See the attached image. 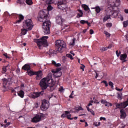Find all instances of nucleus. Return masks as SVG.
Instances as JSON below:
<instances>
[{"label": "nucleus", "instance_id": "f257e3e1", "mask_svg": "<svg viewBox=\"0 0 128 128\" xmlns=\"http://www.w3.org/2000/svg\"><path fill=\"white\" fill-rule=\"evenodd\" d=\"M52 73H49L46 78H42L40 80L39 84L42 90L49 88H48V90L52 92L56 88L54 86L55 82L52 80Z\"/></svg>", "mask_w": 128, "mask_h": 128}, {"label": "nucleus", "instance_id": "f03ea898", "mask_svg": "<svg viewBox=\"0 0 128 128\" xmlns=\"http://www.w3.org/2000/svg\"><path fill=\"white\" fill-rule=\"evenodd\" d=\"M46 12L48 14V10H44V11H40L39 12L40 18L44 19L45 22L42 24V30L44 34H50V21L48 20L50 17L48 14H46Z\"/></svg>", "mask_w": 128, "mask_h": 128}, {"label": "nucleus", "instance_id": "7ed1b4c3", "mask_svg": "<svg viewBox=\"0 0 128 128\" xmlns=\"http://www.w3.org/2000/svg\"><path fill=\"white\" fill-rule=\"evenodd\" d=\"M48 36H43L41 38L34 39V42L37 44L40 50H42L44 46H48Z\"/></svg>", "mask_w": 128, "mask_h": 128}, {"label": "nucleus", "instance_id": "20e7f679", "mask_svg": "<svg viewBox=\"0 0 128 128\" xmlns=\"http://www.w3.org/2000/svg\"><path fill=\"white\" fill-rule=\"evenodd\" d=\"M55 46L56 52L62 53L66 48V44L64 40H57L55 42Z\"/></svg>", "mask_w": 128, "mask_h": 128}, {"label": "nucleus", "instance_id": "39448f33", "mask_svg": "<svg viewBox=\"0 0 128 128\" xmlns=\"http://www.w3.org/2000/svg\"><path fill=\"white\" fill-rule=\"evenodd\" d=\"M58 8L59 10H66V0H56Z\"/></svg>", "mask_w": 128, "mask_h": 128}, {"label": "nucleus", "instance_id": "423d86ee", "mask_svg": "<svg viewBox=\"0 0 128 128\" xmlns=\"http://www.w3.org/2000/svg\"><path fill=\"white\" fill-rule=\"evenodd\" d=\"M24 27L28 30H32V28H34V24H32V20H26L25 22H24Z\"/></svg>", "mask_w": 128, "mask_h": 128}, {"label": "nucleus", "instance_id": "0eeeda50", "mask_svg": "<svg viewBox=\"0 0 128 128\" xmlns=\"http://www.w3.org/2000/svg\"><path fill=\"white\" fill-rule=\"evenodd\" d=\"M112 8L113 10L110 9V8H108V12H110V14L112 16V18H116L118 14H120V10H118V8H116V10H114V8H112Z\"/></svg>", "mask_w": 128, "mask_h": 128}, {"label": "nucleus", "instance_id": "6e6552de", "mask_svg": "<svg viewBox=\"0 0 128 128\" xmlns=\"http://www.w3.org/2000/svg\"><path fill=\"white\" fill-rule=\"evenodd\" d=\"M48 101L46 100H44L42 101V104L40 107L41 110L43 111L44 112L48 108Z\"/></svg>", "mask_w": 128, "mask_h": 128}, {"label": "nucleus", "instance_id": "1a4fd4ad", "mask_svg": "<svg viewBox=\"0 0 128 128\" xmlns=\"http://www.w3.org/2000/svg\"><path fill=\"white\" fill-rule=\"evenodd\" d=\"M62 68H58L56 70H52V74H54V76H55V78H60V76H62V74L60 72Z\"/></svg>", "mask_w": 128, "mask_h": 128}, {"label": "nucleus", "instance_id": "9d476101", "mask_svg": "<svg viewBox=\"0 0 128 128\" xmlns=\"http://www.w3.org/2000/svg\"><path fill=\"white\" fill-rule=\"evenodd\" d=\"M113 2L110 3L111 8H114V6H118L120 4V0H112Z\"/></svg>", "mask_w": 128, "mask_h": 128}, {"label": "nucleus", "instance_id": "9b49d317", "mask_svg": "<svg viewBox=\"0 0 128 128\" xmlns=\"http://www.w3.org/2000/svg\"><path fill=\"white\" fill-rule=\"evenodd\" d=\"M65 114H64L62 115L61 117L62 118H68V120H74V118H70L72 116V115L70 114V112L68 111H65Z\"/></svg>", "mask_w": 128, "mask_h": 128}, {"label": "nucleus", "instance_id": "f8f14e48", "mask_svg": "<svg viewBox=\"0 0 128 128\" xmlns=\"http://www.w3.org/2000/svg\"><path fill=\"white\" fill-rule=\"evenodd\" d=\"M42 115H36L33 118H32V122H40V120H42Z\"/></svg>", "mask_w": 128, "mask_h": 128}, {"label": "nucleus", "instance_id": "ddd939ff", "mask_svg": "<svg viewBox=\"0 0 128 128\" xmlns=\"http://www.w3.org/2000/svg\"><path fill=\"white\" fill-rule=\"evenodd\" d=\"M34 74L36 76V80H40L42 78V70L36 72Z\"/></svg>", "mask_w": 128, "mask_h": 128}, {"label": "nucleus", "instance_id": "4468645a", "mask_svg": "<svg viewBox=\"0 0 128 128\" xmlns=\"http://www.w3.org/2000/svg\"><path fill=\"white\" fill-rule=\"evenodd\" d=\"M110 14L108 12V9L107 10V11L106 12V16H105L103 18V22H106L108 20H110V16H111Z\"/></svg>", "mask_w": 128, "mask_h": 128}, {"label": "nucleus", "instance_id": "2eb2a0df", "mask_svg": "<svg viewBox=\"0 0 128 128\" xmlns=\"http://www.w3.org/2000/svg\"><path fill=\"white\" fill-rule=\"evenodd\" d=\"M64 20L62 18V16H58L56 17V22L58 24H62Z\"/></svg>", "mask_w": 128, "mask_h": 128}, {"label": "nucleus", "instance_id": "dca6fc26", "mask_svg": "<svg viewBox=\"0 0 128 128\" xmlns=\"http://www.w3.org/2000/svg\"><path fill=\"white\" fill-rule=\"evenodd\" d=\"M42 92H44V91L34 92L30 95V96L31 98H38V96L42 94Z\"/></svg>", "mask_w": 128, "mask_h": 128}, {"label": "nucleus", "instance_id": "f3484780", "mask_svg": "<svg viewBox=\"0 0 128 128\" xmlns=\"http://www.w3.org/2000/svg\"><path fill=\"white\" fill-rule=\"evenodd\" d=\"M100 102L103 104H105L106 106H112V104L108 102H107L106 100H101Z\"/></svg>", "mask_w": 128, "mask_h": 128}, {"label": "nucleus", "instance_id": "a211bd4d", "mask_svg": "<svg viewBox=\"0 0 128 128\" xmlns=\"http://www.w3.org/2000/svg\"><path fill=\"white\" fill-rule=\"evenodd\" d=\"M126 58H128V55H126V54H122L120 56V60H123L124 62H126Z\"/></svg>", "mask_w": 128, "mask_h": 128}, {"label": "nucleus", "instance_id": "6ab92c4d", "mask_svg": "<svg viewBox=\"0 0 128 128\" xmlns=\"http://www.w3.org/2000/svg\"><path fill=\"white\" fill-rule=\"evenodd\" d=\"M22 70H27L28 71L30 70V66L28 64H25L22 67Z\"/></svg>", "mask_w": 128, "mask_h": 128}, {"label": "nucleus", "instance_id": "aec40b11", "mask_svg": "<svg viewBox=\"0 0 128 128\" xmlns=\"http://www.w3.org/2000/svg\"><path fill=\"white\" fill-rule=\"evenodd\" d=\"M120 118H126V112L124 110H120Z\"/></svg>", "mask_w": 128, "mask_h": 128}, {"label": "nucleus", "instance_id": "412c9836", "mask_svg": "<svg viewBox=\"0 0 128 128\" xmlns=\"http://www.w3.org/2000/svg\"><path fill=\"white\" fill-rule=\"evenodd\" d=\"M18 94L20 98H23L24 96V92L22 90H20Z\"/></svg>", "mask_w": 128, "mask_h": 128}, {"label": "nucleus", "instance_id": "4be33fe9", "mask_svg": "<svg viewBox=\"0 0 128 128\" xmlns=\"http://www.w3.org/2000/svg\"><path fill=\"white\" fill-rule=\"evenodd\" d=\"M28 32V29L26 28H22L21 30V36H24L26 34V33Z\"/></svg>", "mask_w": 128, "mask_h": 128}, {"label": "nucleus", "instance_id": "5701e85b", "mask_svg": "<svg viewBox=\"0 0 128 128\" xmlns=\"http://www.w3.org/2000/svg\"><path fill=\"white\" fill-rule=\"evenodd\" d=\"M46 54H48L50 56H54V50H50L49 52H46Z\"/></svg>", "mask_w": 128, "mask_h": 128}, {"label": "nucleus", "instance_id": "b1692460", "mask_svg": "<svg viewBox=\"0 0 128 128\" xmlns=\"http://www.w3.org/2000/svg\"><path fill=\"white\" fill-rule=\"evenodd\" d=\"M27 72L28 76H34L36 72H34L33 71L30 70H29L27 71Z\"/></svg>", "mask_w": 128, "mask_h": 128}, {"label": "nucleus", "instance_id": "393cba45", "mask_svg": "<svg viewBox=\"0 0 128 128\" xmlns=\"http://www.w3.org/2000/svg\"><path fill=\"white\" fill-rule=\"evenodd\" d=\"M18 16H19V20H17L16 22H22V20H23L24 18V16L20 14H18Z\"/></svg>", "mask_w": 128, "mask_h": 128}, {"label": "nucleus", "instance_id": "a878e982", "mask_svg": "<svg viewBox=\"0 0 128 128\" xmlns=\"http://www.w3.org/2000/svg\"><path fill=\"white\" fill-rule=\"evenodd\" d=\"M46 2L47 4H54V0H46Z\"/></svg>", "mask_w": 128, "mask_h": 128}, {"label": "nucleus", "instance_id": "bb28decb", "mask_svg": "<svg viewBox=\"0 0 128 128\" xmlns=\"http://www.w3.org/2000/svg\"><path fill=\"white\" fill-rule=\"evenodd\" d=\"M78 12H79L80 14H77V18H80V17L82 16V14H84L82 11V10H78Z\"/></svg>", "mask_w": 128, "mask_h": 128}, {"label": "nucleus", "instance_id": "cd10ccee", "mask_svg": "<svg viewBox=\"0 0 128 128\" xmlns=\"http://www.w3.org/2000/svg\"><path fill=\"white\" fill-rule=\"evenodd\" d=\"M93 8L96 9V11L97 14H100V12L101 10H100V6H96L95 8Z\"/></svg>", "mask_w": 128, "mask_h": 128}, {"label": "nucleus", "instance_id": "c85d7f7f", "mask_svg": "<svg viewBox=\"0 0 128 128\" xmlns=\"http://www.w3.org/2000/svg\"><path fill=\"white\" fill-rule=\"evenodd\" d=\"M76 38H74L72 40V42L70 43V46H74V44H76Z\"/></svg>", "mask_w": 128, "mask_h": 128}, {"label": "nucleus", "instance_id": "c756f323", "mask_svg": "<svg viewBox=\"0 0 128 128\" xmlns=\"http://www.w3.org/2000/svg\"><path fill=\"white\" fill-rule=\"evenodd\" d=\"M26 2L28 6H31V4H32V0H26Z\"/></svg>", "mask_w": 128, "mask_h": 128}, {"label": "nucleus", "instance_id": "7c9ffc66", "mask_svg": "<svg viewBox=\"0 0 128 128\" xmlns=\"http://www.w3.org/2000/svg\"><path fill=\"white\" fill-rule=\"evenodd\" d=\"M82 6L84 8V10H90L88 6L86 4L82 5Z\"/></svg>", "mask_w": 128, "mask_h": 128}, {"label": "nucleus", "instance_id": "2f4dec72", "mask_svg": "<svg viewBox=\"0 0 128 128\" xmlns=\"http://www.w3.org/2000/svg\"><path fill=\"white\" fill-rule=\"evenodd\" d=\"M118 100H122V93L118 94Z\"/></svg>", "mask_w": 128, "mask_h": 128}, {"label": "nucleus", "instance_id": "473e14b6", "mask_svg": "<svg viewBox=\"0 0 128 128\" xmlns=\"http://www.w3.org/2000/svg\"><path fill=\"white\" fill-rule=\"evenodd\" d=\"M104 34H106L107 38H110V34L108 33V32H106V30L104 31Z\"/></svg>", "mask_w": 128, "mask_h": 128}, {"label": "nucleus", "instance_id": "72a5a7b5", "mask_svg": "<svg viewBox=\"0 0 128 128\" xmlns=\"http://www.w3.org/2000/svg\"><path fill=\"white\" fill-rule=\"evenodd\" d=\"M75 110H84V108H82L80 106L76 107Z\"/></svg>", "mask_w": 128, "mask_h": 128}, {"label": "nucleus", "instance_id": "f704fd0d", "mask_svg": "<svg viewBox=\"0 0 128 128\" xmlns=\"http://www.w3.org/2000/svg\"><path fill=\"white\" fill-rule=\"evenodd\" d=\"M3 56H4L6 58H10V55L6 53L3 54Z\"/></svg>", "mask_w": 128, "mask_h": 128}, {"label": "nucleus", "instance_id": "c9c22d12", "mask_svg": "<svg viewBox=\"0 0 128 128\" xmlns=\"http://www.w3.org/2000/svg\"><path fill=\"white\" fill-rule=\"evenodd\" d=\"M128 25V21H125L123 22V26L124 28H126Z\"/></svg>", "mask_w": 128, "mask_h": 128}, {"label": "nucleus", "instance_id": "e433bc0d", "mask_svg": "<svg viewBox=\"0 0 128 128\" xmlns=\"http://www.w3.org/2000/svg\"><path fill=\"white\" fill-rule=\"evenodd\" d=\"M66 56H67V58H70V60H74V58H72V54H66Z\"/></svg>", "mask_w": 128, "mask_h": 128}, {"label": "nucleus", "instance_id": "4c0bfd02", "mask_svg": "<svg viewBox=\"0 0 128 128\" xmlns=\"http://www.w3.org/2000/svg\"><path fill=\"white\" fill-rule=\"evenodd\" d=\"M94 126H100V122H95L94 123Z\"/></svg>", "mask_w": 128, "mask_h": 128}, {"label": "nucleus", "instance_id": "58836bf2", "mask_svg": "<svg viewBox=\"0 0 128 128\" xmlns=\"http://www.w3.org/2000/svg\"><path fill=\"white\" fill-rule=\"evenodd\" d=\"M108 85L110 86L112 88H114V83H112L111 81L108 82Z\"/></svg>", "mask_w": 128, "mask_h": 128}, {"label": "nucleus", "instance_id": "ea45409f", "mask_svg": "<svg viewBox=\"0 0 128 128\" xmlns=\"http://www.w3.org/2000/svg\"><path fill=\"white\" fill-rule=\"evenodd\" d=\"M106 26L107 28H112V24L108 23L106 24Z\"/></svg>", "mask_w": 128, "mask_h": 128}, {"label": "nucleus", "instance_id": "a19ab883", "mask_svg": "<svg viewBox=\"0 0 128 128\" xmlns=\"http://www.w3.org/2000/svg\"><path fill=\"white\" fill-rule=\"evenodd\" d=\"M6 67H4L2 68V74H6Z\"/></svg>", "mask_w": 128, "mask_h": 128}, {"label": "nucleus", "instance_id": "79ce46f5", "mask_svg": "<svg viewBox=\"0 0 128 128\" xmlns=\"http://www.w3.org/2000/svg\"><path fill=\"white\" fill-rule=\"evenodd\" d=\"M105 50H108V48L102 47L100 48L101 52H105Z\"/></svg>", "mask_w": 128, "mask_h": 128}, {"label": "nucleus", "instance_id": "37998d69", "mask_svg": "<svg viewBox=\"0 0 128 128\" xmlns=\"http://www.w3.org/2000/svg\"><path fill=\"white\" fill-rule=\"evenodd\" d=\"M52 6L50 5L48 6L47 8L48 10H52Z\"/></svg>", "mask_w": 128, "mask_h": 128}, {"label": "nucleus", "instance_id": "c03bdc74", "mask_svg": "<svg viewBox=\"0 0 128 128\" xmlns=\"http://www.w3.org/2000/svg\"><path fill=\"white\" fill-rule=\"evenodd\" d=\"M102 83L104 84L106 86H108V84L106 80H103Z\"/></svg>", "mask_w": 128, "mask_h": 128}, {"label": "nucleus", "instance_id": "a18cd8bd", "mask_svg": "<svg viewBox=\"0 0 128 128\" xmlns=\"http://www.w3.org/2000/svg\"><path fill=\"white\" fill-rule=\"evenodd\" d=\"M18 2L20 4H22L24 3V0H18Z\"/></svg>", "mask_w": 128, "mask_h": 128}, {"label": "nucleus", "instance_id": "49530a36", "mask_svg": "<svg viewBox=\"0 0 128 128\" xmlns=\"http://www.w3.org/2000/svg\"><path fill=\"white\" fill-rule=\"evenodd\" d=\"M80 24H86L88 22V21H86L84 20H81L80 21Z\"/></svg>", "mask_w": 128, "mask_h": 128}, {"label": "nucleus", "instance_id": "de8ad7c7", "mask_svg": "<svg viewBox=\"0 0 128 128\" xmlns=\"http://www.w3.org/2000/svg\"><path fill=\"white\" fill-rule=\"evenodd\" d=\"M95 72H96V74L95 78H98V74H100V72H98H98H96V71H95Z\"/></svg>", "mask_w": 128, "mask_h": 128}, {"label": "nucleus", "instance_id": "09e8293b", "mask_svg": "<svg viewBox=\"0 0 128 128\" xmlns=\"http://www.w3.org/2000/svg\"><path fill=\"white\" fill-rule=\"evenodd\" d=\"M3 88H4V92H6V90H8V88L6 85H3Z\"/></svg>", "mask_w": 128, "mask_h": 128}, {"label": "nucleus", "instance_id": "8fccbe9b", "mask_svg": "<svg viewBox=\"0 0 128 128\" xmlns=\"http://www.w3.org/2000/svg\"><path fill=\"white\" fill-rule=\"evenodd\" d=\"M82 66H80V70H82L84 72V68H86V66L84 64H82Z\"/></svg>", "mask_w": 128, "mask_h": 128}, {"label": "nucleus", "instance_id": "3c124183", "mask_svg": "<svg viewBox=\"0 0 128 128\" xmlns=\"http://www.w3.org/2000/svg\"><path fill=\"white\" fill-rule=\"evenodd\" d=\"M100 120H106V118L104 117H100Z\"/></svg>", "mask_w": 128, "mask_h": 128}, {"label": "nucleus", "instance_id": "603ef678", "mask_svg": "<svg viewBox=\"0 0 128 128\" xmlns=\"http://www.w3.org/2000/svg\"><path fill=\"white\" fill-rule=\"evenodd\" d=\"M2 82H6V84H8V80H6V78H3Z\"/></svg>", "mask_w": 128, "mask_h": 128}, {"label": "nucleus", "instance_id": "864d4df0", "mask_svg": "<svg viewBox=\"0 0 128 128\" xmlns=\"http://www.w3.org/2000/svg\"><path fill=\"white\" fill-rule=\"evenodd\" d=\"M116 90H118V92H122V90L123 88H122L120 89V88H118V87H116Z\"/></svg>", "mask_w": 128, "mask_h": 128}, {"label": "nucleus", "instance_id": "5fc2aeb1", "mask_svg": "<svg viewBox=\"0 0 128 128\" xmlns=\"http://www.w3.org/2000/svg\"><path fill=\"white\" fill-rule=\"evenodd\" d=\"M116 54L117 56H120V52L119 53H118V51L116 50Z\"/></svg>", "mask_w": 128, "mask_h": 128}, {"label": "nucleus", "instance_id": "6e6d98bb", "mask_svg": "<svg viewBox=\"0 0 128 128\" xmlns=\"http://www.w3.org/2000/svg\"><path fill=\"white\" fill-rule=\"evenodd\" d=\"M89 112L92 114L93 116H94V114H95L94 111L92 110H91Z\"/></svg>", "mask_w": 128, "mask_h": 128}, {"label": "nucleus", "instance_id": "4d7b16f0", "mask_svg": "<svg viewBox=\"0 0 128 128\" xmlns=\"http://www.w3.org/2000/svg\"><path fill=\"white\" fill-rule=\"evenodd\" d=\"M34 106H35V108H38V103L36 102L34 104Z\"/></svg>", "mask_w": 128, "mask_h": 128}, {"label": "nucleus", "instance_id": "13d9d810", "mask_svg": "<svg viewBox=\"0 0 128 128\" xmlns=\"http://www.w3.org/2000/svg\"><path fill=\"white\" fill-rule=\"evenodd\" d=\"M59 91H60V92H64V88L60 87L59 88Z\"/></svg>", "mask_w": 128, "mask_h": 128}, {"label": "nucleus", "instance_id": "bf43d9fd", "mask_svg": "<svg viewBox=\"0 0 128 128\" xmlns=\"http://www.w3.org/2000/svg\"><path fill=\"white\" fill-rule=\"evenodd\" d=\"M92 102H94V100H91L90 101V102L88 104V106H92Z\"/></svg>", "mask_w": 128, "mask_h": 128}, {"label": "nucleus", "instance_id": "052dcab7", "mask_svg": "<svg viewBox=\"0 0 128 128\" xmlns=\"http://www.w3.org/2000/svg\"><path fill=\"white\" fill-rule=\"evenodd\" d=\"M62 66V64H60V63L56 64V63L55 66Z\"/></svg>", "mask_w": 128, "mask_h": 128}, {"label": "nucleus", "instance_id": "680f3d73", "mask_svg": "<svg viewBox=\"0 0 128 128\" xmlns=\"http://www.w3.org/2000/svg\"><path fill=\"white\" fill-rule=\"evenodd\" d=\"M90 34H94V30H90Z\"/></svg>", "mask_w": 128, "mask_h": 128}, {"label": "nucleus", "instance_id": "e2e57ef3", "mask_svg": "<svg viewBox=\"0 0 128 128\" xmlns=\"http://www.w3.org/2000/svg\"><path fill=\"white\" fill-rule=\"evenodd\" d=\"M52 64H54V66H56V62L54 60H52Z\"/></svg>", "mask_w": 128, "mask_h": 128}, {"label": "nucleus", "instance_id": "0e129e2a", "mask_svg": "<svg viewBox=\"0 0 128 128\" xmlns=\"http://www.w3.org/2000/svg\"><path fill=\"white\" fill-rule=\"evenodd\" d=\"M124 12L126 14H128V9H126Z\"/></svg>", "mask_w": 128, "mask_h": 128}, {"label": "nucleus", "instance_id": "69168bd1", "mask_svg": "<svg viewBox=\"0 0 128 128\" xmlns=\"http://www.w3.org/2000/svg\"><path fill=\"white\" fill-rule=\"evenodd\" d=\"M86 24H87L88 26H90V23L88 22V21H87V22H86Z\"/></svg>", "mask_w": 128, "mask_h": 128}, {"label": "nucleus", "instance_id": "338daca9", "mask_svg": "<svg viewBox=\"0 0 128 128\" xmlns=\"http://www.w3.org/2000/svg\"><path fill=\"white\" fill-rule=\"evenodd\" d=\"M88 30V29H85L83 30V32L84 34H86V31Z\"/></svg>", "mask_w": 128, "mask_h": 128}, {"label": "nucleus", "instance_id": "774afa93", "mask_svg": "<svg viewBox=\"0 0 128 128\" xmlns=\"http://www.w3.org/2000/svg\"><path fill=\"white\" fill-rule=\"evenodd\" d=\"M80 122H86V120H80Z\"/></svg>", "mask_w": 128, "mask_h": 128}]
</instances>
